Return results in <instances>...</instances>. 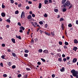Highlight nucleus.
I'll use <instances>...</instances> for the list:
<instances>
[{"label":"nucleus","mask_w":78,"mask_h":78,"mask_svg":"<svg viewBox=\"0 0 78 78\" xmlns=\"http://www.w3.org/2000/svg\"><path fill=\"white\" fill-rule=\"evenodd\" d=\"M31 44H34V40H33V38H32V40L31 41Z\"/></svg>","instance_id":"412c9836"},{"label":"nucleus","mask_w":78,"mask_h":78,"mask_svg":"<svg viewBox=\"0 0 78 78\" xmlns=\"http://www.w3.org/2000/svg\"><path fill=\"white\" fill-rule=\"evenodd\" d=\"M60 71L62 72H64V68L62 67V69H60Z\"/></svg>","instance_id":"dca6fc26"},{"label":"nucleus","mask_w":78,"mask_h":78,"mask_svg":"<svg viewBox=\"0 0 78 78\" xmlns=\"http://www.w3.org/2000/svg\"><path fill=\"white\" fill-rule=\"evenodd\" d=\"M76 24L78 25V20H76Z\"/></svg>","instance_id":"680f3d73"},{"label":"nucleus","mask_w":78,"mask_h":78,"mask_svg":"<svg viewBox=\"0 0 78 78\" xmlns=\"http://www.w3.org/2000/svg\"><path fill=\"white\" fill-rule=\"evenodd\" d=\"M52 78H55V75L54 74H53L52 75Z\"/></svg>","instance_id":"79ce46f5"},{"label":"nucleus","mask_w":78,"mask_h":78,"mask_svg":"<svg viewBox=\"0 0 78 78\" xmlns=\"http://www.w3.org/2000/svg\"><path fill=\"white\" fill-rule=\"evenodd\" d=\"M45 34H46L47 35H48V36H50V34H49V33L48 32H45Z\"/></svg>","instance_id":"aec40b11"},{"label":"nucleus","mask_w":78,"mask_h":78,"mask_svg":"<svg viewBox=\"0 0 78 78\" xmlns=\"http://www.w3.org/2000/svg\"><path fill=\"white\" fill-rule=\"evenodd\" d=\"M74 42L75 44H78V41L76 39H75L74 40Z\"/></svg>","instance_id":"1a4fd4ad"},{"label":"nucleus","mask_w":78,"mask_h":78,"mask_svg":"<svg viewBox=\"0 0 78 78\" xmlns=\"http://www.w3.org/2000/svg\"><path fill=\"white\" fill-rule=\"evenodd\" d=\"M48 51L47 50H45L43 51L44 53H45V54H47V53H48Z\"/></svg>","instance_id":"0eeeda50"},{"label":"nucleus","mask_w":78,"mask_h":78,"mask_svg":"<svg viewBox=\"0 0 78 78\" xmlns=\"http://www.w3.org/2000/svg\"><path fill=\"white\" fill-rule=\"evenodd\" d=\"M71 73H72L73 76L78 78V71H76L75 69H73L71 71Z\"/></svg>","instance_id":"f257e3e1"},{"label":"nucleus","mask_w":78,"mask_h":78,"mask_svg":"<svg viewBox=\"0 0 78 78\" xmlns=\"http://www.w3.org/2000/svg\"><path fill=\"white\" fill-rule=\"evenodd\" d=\"M11 3H14V1H13V0L11 1Z\"/></svg>","instance_id":"338daca9"},{"label":"nucleus","mask_w":78,"mask_h":78,"mask_svg":"<svg viewBox=\"0 0 78 78\" xmlns=\"http://www.w3.org/2000/svg\"><path fill=\"white\" fill-rule=\"evenodd\" d=\"M21 76L22 75L21 74H19L17 76L18 78H20Z\"/></svg>","instance_id":"393cba45"},{"label":"nucleus","mask_w":78,"mask_h":78,"mask_svg":"<svg viewBox=\"0 0 78 78\" xmlns=\"http://www.w3.org/2000/svg\"><path fill=\"white\" fill-rule=\"evenodd\" d=\"M20 28H21V29H22L23 30H25V28L22 26H21L20 27Z\"/></svg>","instance_id":"b1692460"},{"label":"nucleus","mask_w":78,"mask_h":78,"mask_svg":"<svg viewBox=\"0 0 78 78\" xmlns=\"http://www.w3.org/2000/svg\"><path fill=\"white\" fill-rule=\"evenodd\" d=\"M29 4H32V2L30 1L28 2Z\"/></svg>","instance_id":"bf43d9fd"},{"label":"nucleus","mask_w":78,"mask_h":78,"mask_svg":"<svg viewBox=\"0 0 78 78\" xmlns=\"http://www.w3.org/2000/svg\"><path fill=\"white\" fill-rule=\"evenodd\" d=\"M32 17H35V15H34V14H32Z\"/></svg>","instance_id":"8fccbe9b"},{"label":"nucleus","mask_w":78,"mask_h":78,"mask_svg":"<svg viewBox=\"0 0 78 78\" xmlns=\"http://www.w3.org/2000/svg\"><path fill=\"white\" fill-rule=\"evenodd\" d=\"M8 66H11V63L9 62H8Z\"/></svg>","instance_id":"37998d69"},{"label":"nucleus","mask_w":78,"mask_h":78,"mask_svg":"<svg viewBox=\"0 0 78 78\" xmlns=\"http://www.w3.org/2000/svg\"><path fill=\"white\" fill-rule=\"evenodd\" d=\"M44 4H45L46 5L47 4V3H49V2H48V1L47 0H45L44 1Z\"/></svg>","instance_id":"9d476101"},{"label":"nucleus","mask_w":78,"mask_h":78,"mask_svg":"<svg viewBox=\"0 0 78 78\" xmlns=\"http://www.w3.org/2000/svg\"><path fill=\"white\" fill-rule=\"evenodd\" d=\"M59 45H62V42L61 41H59Z\"/></svg>","instance_id":"3c124183"},{"label":"nucleus","mask_w":78,"mask_h":78,"mask_svg":"<svg viewBox=\"0 0 78 78\" xmlns=\"http://www.w3.org/2000/svg\"><path fill=\"white\" fill-rule=\"evenodd\" d=\"M70 5V2L69 0L67 1L63 5V6H64V8H66V6L69 7Z\"/></svg>","instance_id":"f03ea898"},{"label":"nucleus","mask_w":78,"mask_h":78,"mask_svg":"<svg viewBox=\"0 0 78 78\" xmlns=\"http://www.w3.org/2000/svg\"><path fill=\"white\" fill-rule=\"evenodd\" d=\"M26 9H30V7H28V6H27L26 7Z\"/></svg>","instance_id":"c03bdc74"},{"label":"nucleus","mask_w":78,"mask_h":78,"mask_svg":"<svg viewBox=\"0 0 78 78\" xmlns=\"http://www.w3.org/2000/svg\"><path fill=\"white\" fill-rule=\"evenodd\" d=\"M6 22H8V23H10V22H11V21L9 20L8 19L7 20Z\"/></svg>","instance_id":"c756f323"},{"label":"nucleus","mask_w":78,"mask_h":78,"mask_svg":"<svg viewBox=\"0 0 78 78\" xmlns=\"http://www.w3.org/2000/svg\"><path fill=\"white\" fill-rule=\"evenodd\" d=\"M68 65H70L71 63H70V61H69V62H67Z\"/></svg>","instance_id":"a19ab883"},{"label":"nucleus","mask_w":78,"mask_h":78,"mask_svg":"<svg viewBox=\"0 0 78 78\" xmlns=\"http://www.w3.org/2000/svg\"><path fill=\"white\" fill-rule=\"evenodd\" d=\"M12 69H16V66L13 65L12 66Z\"/></svg>","instance_id":"f704fd0d"},{"label":"nucleus","mask_w":78,"mask_h":78,"mask_svg":"<svg viewBox=\"0 0 78 78\" xmlns=\"http://www.w3.org/2000/svg\"><path fill=\"white\" fill-rule=\"evenodd\" d=\"M65 44L66 45H69V43L66 41H65Z\"/></svg>","instance_id":"cd10ccee"},{"label":"nucleus","mask_w":78,"mask_h":78,"mask_svg":"<svg viewBox=\"0 0 78 78\" xmlns=\"http://www.w3.org/2000/svg\"><path fill=\"white\" fill-rule=\"evenodd\" d=\"M37 64L38 65H41V62H37Z\"/></svg>","instance_id":"864d4df0"},{"label":"nucleus","mask_w":78,"mask_h":78,"mask_svg":"<svg viewBox=\"0 0 78 78\" xmlns=\"http://www.w3.org/2000/svg\"><path fill=\"white\" fill-rule=\"evenodd\" d=\"M32 17V16H31V15H29L28 16H27V19H31Z\"/></svg>","instance_id":"6e6552de"},{"label":"nucleus","mask_w":78,"mask_h":78,"mask_svg":"<svg viewBox=\"0 0 78 78\" xmlns=\"http://www.w3.org/2000/svg\"><path fill=\"white\" fill-rule=\"evenodd\" d=\"M24 56H25V57H27L28 56V54H25Z\"/></svg>","instance_id":"ea45409f"},{"label":"nucleus","mask_w":78,"mask_h":78,"mask_svg":"<svg viewBox=\"0 0 78 78\" xmlns=\"http://www.w3.org/2000/svg\"><path fill=\"white\" fill-rule=\"evenodd\" d=\"M18 6L19 8H20V7L22 6V4L20 3L19 4Z\"/></svg>","instance_id":"2f4dec72"},{"label":"nucleus","mask_w":78,"mask_h":78,"mask_svg":"<svg viewBox=\"0 0 78 78\" xmlns=\"http://www.w3.org/2000/svg\"><path fill=\"white\" fill-rule=\"evenodd\" d=\"M78 49V48H77V47H76L75 46H74L73 47V50H74L75 51H76V50Z\"/></svg>","instance_id":"39448f33"},{"label":"nucleus","mask_w":78,"mask_h":78,"mask_svg":"<svg viewBox=\"0 0 78 78\" xmlns=\"http://www.w3.org/2000/svg\"><path fill=\"white\" fill-rule=\"evenodd\" d=\"M72 7V5H70V6H69V9H70V8H71Z\"/></svg>","instance_id":"0e129e2a"},{"label":"nucleus","mask_w":78,"mask_h":78,"mask_svg":"<svg viewBox=\"0 0 78 78\" xmlns=\"http://www.w3.org/2000/svg\"><path fill=\"white\" fill-rule=\"evenodd\" d=\"M20 33H23V31L21 29L20 30Z\"/></svg>","instance_id":"13d9d810"},{"label":"nucleus","mask_w":78,"mask_h":78,"mask_svg":"<svg viewBox=\"0 0 78 78\" xmlns=\"http://www.w3.org/2000/svg\"><path fill=\"white\" fill-rule=\"evenodd\" d=\"M47 14L46 13H45L44 15V16L45 17H47Z\"/></svg>","instance_id":"a18cd8bd"},{"label":"nucleus","mask_w":78,"mask_h":78,"mask_svg":"<svg viewBox=\"0 0 78 78\" xmlns=\"http://www.w3.org/2000/svg\"><path fill=\"white\" fill-rule=\"evenodd\" d=\"M11 41L12 42L14 43V44H15L16 43V42L15 41V39L14 38H12L11 39Z\"/></svg>","instance_id":"f8f14e48"},{"label":"nucleus","mask_w":78,"mask_h":78,"mask_svg":"<svg viewBox=\"0 0 78 78\" xmlns=\"http://www.w3.org/2000/svg\"><path fill=\"white\" fill-rule=\"evenodd\" d=\"M12 56H14V57H16V54L14 53H12Z\"/></svg>","instance_id":"a211bd4d"},{"label":"nucleus","mask_w":78,"mask_h":78,"mask_svg":"<svg viewBox=\"0 0 78 78\" xmlns=\"http://www.w3.org/2000/svg\"><path fill=\"white\" fill-rule=\"evenodd\" d=\"M44 27L45 28H47L48 27V24H46L45 25H44Z\"/></svg>","instance_id":"473e14b6"},{"label":"nucleus","mask_w":78,"mask_h":78,"mask_svg":"<svg viewBox=\"0 0 78 78\" xmlns=\"http://www.w3.org/2000/svg\"><path fill=\"white\" fill-rule=\"evenodd\" d=\"M24 52H25V53H28V52H29V51H28V50H26L24 51Z\"/></svg>","instance_id":"a878e982"},{"label":"nucleus","mask_w":78,"mask_h":78,"mask_svg":"<svg viewBox=\"0 0 78 78\" xmlns=\"http://www.w3.org/2000/svg\"><path fill=\"white\" fill-rule=\"evenodd\" d=\"M38 51L40 52V53H42V49H39L38 50Z\"/></svg>","instance_id":"5701e85b"},{"label":"nucleus","mask_w":78,"mask_h":78,"mask_svg":"<svg viewBox=\"0 0 78 78\" xmlns=\"http://www.w3.org/2000/svg\"><path fill=\"white\" fill-rule=\"evenodd\" d=\"M0 66L1 67H3V63L1 62L0 63Z\"/></svg>","instance_id":"49530a36"},{"label":"nucleus","mask_w":78,"mask_h":78,"mask_svg":"<svg viewBox=\"0 0 78 78\" xmlns=\"http://www.w3.org/2000/svg\"><path fill=\"white\" fill-rule=\"evenodd\" d=\"M58 61H59V62H61V61H62V58H58Z\"/></svg>","instance_id":"6ab92c4d"},{"label":"nucleus","mask_w":78,"mask_h":78,"mask_svg":"<svg viewBox=\"0 0 78 78\" xmlns=\"http://www.w3.org/2000/svg\"><path fill=\"white\" fill-rule=\"evenodd\" d=\"M41 59L42 61H43V62H45V60L43 58H41Z\"/></svg>","instance_id":"c9c22d12"},{"label":"nucleus","mask_w":78,"mask_h":78,"mask_svg":"<svg viewBox=\"0 0 78 78\" xmlns=\"http://www.w3.org/2000/svg\"><path fill=\"white\" fill-rule=\"evenodd\" d=\"M65 56H66V55H64V54H63V55H62V57L63 58H64V57H65Z\"/></svg>","instance_id":"69168bd1"},{"label":"nucleus","mask_w":78,"mask_h":78,"mask_svg":"<svg viewBox=\"0 0 78 78\" xmlns=\"http://www.w3.org/2000/svg\"><path fill=\"white\" fill-rule=\"evenodd\" d=\"M63 61L64 62H66V61H67V59H66V58H64L63 59Z\"/></svg>","instance_id":"72a5a7b5"},{"label":"nucleus","mask_w":78,"mask_h":78,"mask_svg":"<svg viewBox=\"0 0 78 78\" xmlns=\"http://www.w3.org/2000/svg\"><path fill=\"white\" fill-rule=\"evenodd\" d=\"M64 48H67V47L66 45L64 46Z\"/></svg>","instance_id":"6e6d98bb"},{"label":"nucleus","mask_w":78,"mask_h":78,"mask_svg":"<svg viewBox=\"0 0 78 78\" xmlns=\"http://www.w3.org/2000/svg\"><path fill=\"white\" fill-rule=\"evenodd\" d=\"M58 51V52H59V51H61V50L60 49H58L57 50Z\"/></svg>","instance_id":"052dcab7"},{"label":"nucleus","mask_w":78,"mask_h":78,"mask_svg":"<svg viewBox=\"0 0 78 78\" xmlns=\"http://www.w3.org/2000/svg\"><path fill=\"white\" fill-rule=\"evenodd\" d=\"M39 23H40V25H43V22H42V21H40L39 22Z\"/></svg>","instance_id":"e433bc0d"},{"label":"nucleus","mask_w":78,"mask_h":78,"mask_svg":"<svg viewBox=\"0 0 78 78\" xmlns=\"http://www.w3.org/2000/svg\"><path fill=\"white\" fill-rule=\"evenodd\" d=\"M30 23H31V24H32V25L33 26H34V27H36V26L37 25V22H34V23L33 22H30ZM34 24L35 25H34Z\"/></svg>","instance_id":"20e7f679"},{"label":"nucleus","mask_w":78,"mask_h":78,"mask_svg":"<svg viewBox=\"0 0 78 78\" xmlns=\"http://www.w3.org/2000/svg\"><path fill=\"white\" fill-rule=\"evenodd\" d=\"M42 6V4L41 3L39 4V5L38 6V8L39 9H41V7Z\"/></svg>","instance_id":"2eb2a0df"},{"label":"nucleus","mask_w":78,"mask_h":78,"mask_svg":"<svg viewBox=\"0 0 78 78\" xmlns=\"http://www.w3.org/2000/svg\"><path fill=\"white\" fill-rule=\"evenodd\" d=\"M16 38H18L19 39H21V37H20V36H18L17 35H16Z\"/></svg>","instance_id":"9b49d317"},{"label":"nucleus","mask_w":78,"mask_h":78,"mask_svg":"<svg viewBox=\"0 0 78 78\" xmlns=\"http://www.w3.org/2000/svg\"><path fill=\"white\" fill-rule=\"evenodd\" d=\"M2 47H5V44H2Z\"/></svg>","instance_id":"603ef678"},{"label":"nucleus","mask_w":78,"mask_h":78,"mask_svg":"<svg viewBox=\"0 0 78 78\" xmlns=\"http://www.w3.org/2000/svg\"><path fill=\"white\" fill-rule=\"evenodd\" d=\"M15 14H19V11H16L15 12Z\"/></svg>","instance_id":"7c9ffc66"},{"label":"nucleus","mask_w":78,"mask_h":78,"mask_svg":"<svg viewBox=\"0 0 78 78\" xmlns=\"http://www.w3.org/2000/svg\"><path fill=\"white\" fill-rule=\"evenodd\" d=\"M34 40L35 42H37V41H38V39L37 38H35Z\"/></svg>","instance_id":"c85d7f7f"},{"label":"nucleus","mask_w":78,"mask_h":78,"mask_svg":"<svg viewBox=\"0 0 78 78\" xmlns=\"http://www.w3.org/2000/svg\"><path fill=\"white\" fill-rule=\"evenodd\" d=\"M66 59L67 60H69V59L70 57H66Z\"/></svg>","instance_id":"e2e57ef3"},{"label":"nucleus","mask_w":78,"mask_h":78,"mask_svg":"<svg viewBox=\"0 0 78 78\" xmlns=\"http://www.w3.org/2000/svg\"><path fill=\"white\" fill-rule=\"evenodd\" d=\"M1 58H2V59H4L5 58V56L2 55L1 56Z\"/></svg>","instance_id":"5fc2aeb1"},{"label":"nucleus","mask_w":78,"mask_h":78,"mask_svg":"<svg viewBox=\"0 0 78 78\" xmlns=\"http://www.w3.org/2000/svg\"><path fill=\"white\" fill-rule=\"evenodd\" d=\"M76 61H77V59H76V58H74L73 60V63H75V62H76Z\"/></svg>","instance_id":"423d86ee"},{"label":"nucleus","mask_w":78,"mask_h":78,"mask_svg":"<svg viewBox=\"0 0 78 78\" xmlns=\"http://www.w3.org/2000/svg\"><path fill=\"white\" fill-rule=\"evenodd\" d=\"M63 8H64L63 9V12H66V11H67V9H66V7H64V6H63Z\"/></svg>","instance_id":"ddd939ff"},{"label":"nucleus","mask_w":78,"mask_h":78,"mask_svg":"<svg viewBox=\"0 0 78 78\" xmlns=\"http://www.w3.org/2000/svg\"><path fill=\"white\" fill-rule=\"evenodd\" d=\"M4 3H3L2 5V8L4 9L5 7V6L3 5Z\"/></svg>","instance_id":"4be33fe9"},{"label":"nucleus","mask_w":78,"mask_h":78,"mask_svg":"<svg viewBox=\"0 0 78 78\" xmlns=\"http://www.w3.org/2000/svg\"><path fill=\"white\" fill-rule=\"evenodd\" d=\"M25 17V12H23L21 15V19H23Z\"/></svg>","instance_id":"7ed1b4c3"},{"label":"nucleus","mask_w":78,"mask_h":78,"mask_svg":"<svg viewBox=\"0 0 78 78\" xmlns=\"http://www.w3.org/2000/svg\"><path fill=\"white\" fill-rule=\"evenodd\" d=\"M66 0H62V4H63V5H64V3L66 2Z\"/></svg>","instance_id":"4468645a"},{"label":"nucleus","mask_w":78,"mask_h":78,"mask_svg":"<svg viewBox=\"0 0 78 78\" xmlns=\"http://www.w3.org/2000/svg\"><path fill=\"white\" fill-rule=\"evenodd\" d=\"M3 76L4 77H6V76H7V75L6 74H4L3 75Z\"/></svg>","instance_id":"de8ad7c7"},{"label":"nucleus","mask_w":78,"mask_h":78,"mask_svg":"<svg viewBox=\"0 0 78 78\" xmlns=\"http://www.w3.org/2000/svg\"><path fill=\"white\" fill-rule=\"evenodd\" d=\"M8 52H11V49H9L8 50Z\"/></svg>","instance_id":"774afa93"},{"label":"nucleus","mask_w":78,"mask_h":78,"mask_svg":"<svg viewBox=\"0 0 78 78\" xmlns=\"http://www.w3.org/2000/svg\"><path fill=\"white\" fill-rule=\"evenodd\" d=\"M1 16L2 17H5V13L2 12L1 13Z\"/></svg>","instance_id":"f3484780"},{"label":"nucleus","mask_w":78,"mask_h":78,"mask_svg":"<svg viewBox=\"0 0 78 78\" xmlns=\"http://www.w3.org/2000/svg\"><path fill=\"white\" fill-rule=\"evenodd\" d=\"M18 25H19V26H21V24L20 22L18 23Z\"/></svg>","instance_id":"4d7b16f0"},{"label":"nucleus","mask_w":78,"mask_h":78,"mask_svg":"<svg viewBox=\"0 0 78 78\" xmlns=\"http://www.w3.org/2000/svg\"><path fill=\"white\" fill-rule=\"evenodd\" d=\"M69 27H72V25L71 24V23H69V24H68Z\"/></svg>","instance_id":"bb28decb"},{"label":"nucleus","mask_w":78,"mask_h":78,"mask_svg":"<svg viewBox=\"0 0 78 78\" xmlns=\"http://www.w3.org/2000/svg\"><path fill=\"white\" fill-rule=\"evenodd\" d=\"M51 35H52V36H54V35H55V34H54V33L51 32Z\"/></svg>","instance_id":"09e8293b"},{"label":"nucleus","mask_w":78,"mask_h":78,"mask_svg":"<svg viewBox=\"0 0 78 78\" xmlns=\"http://www.w3.org/2000/svg\"><path fill=\"white\" fill-rule=\"evenodd\" d=\"M54 11L55 12H58V10L57 9H55Z\"/></svg>","instance_id":"58836bf2"},{"label":"nucleus","mask_w":78,"mask_h":78,"mask_svg":"<svg viewBox=\"0 0 78 78\" xmlns=\"http://www.w3.org/2000/svg\"><path fill=\"white\" fill-rule=\"evenodd\" d=\"M63 20H64V19L62 18L60 19V22L61 21H63Z\"/></svg>","instance_id":"4c0bfd02"}]
</instances>
